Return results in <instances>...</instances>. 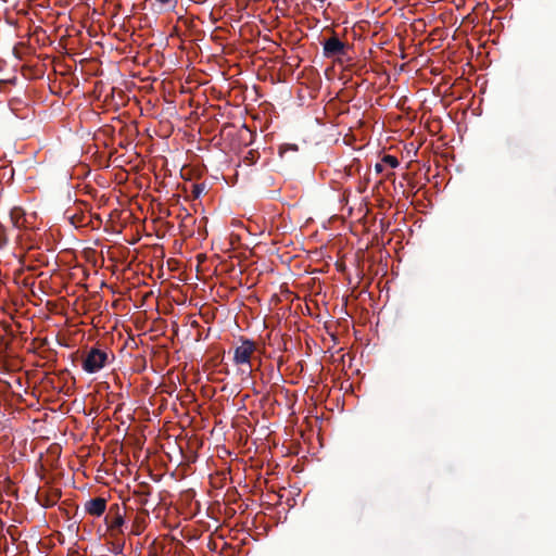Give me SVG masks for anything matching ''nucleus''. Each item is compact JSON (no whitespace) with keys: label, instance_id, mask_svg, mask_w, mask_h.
<instances>
[{"label":"nucleus","instance_id":"obj_1","mask_svg":"<svg viewBox=\"0 0 556 556\" xmlns=\"http://www.w3.org/2000/svg\"><path fill=\"white\" fill-rule=\"evenodd\" d=\"M108 361V354L99 349L92 348L83 359V369L88 374L101 370Z\"/></svg>","mask_w":556,"mask_h":556},{"label":"nucleus","instance_id":"obj_2","mask_svg":"<svg viewBox=\"0 0 556 556\" xmlns=\"http://www.w3.org/2000/svg\"><path fill=\"white\" fill-rule=\"evenodd\" d=\"M256 346L253 341L245 340L239 346L235 349L233 362L239 366H247L250 370L251 358L255 353Z\"/></svg>","mask_w":556,"mask_h":556},{"label":"nucleus","instance_id":"obj_3","mask_svg":"<svg viewBox=\"0 0 556 556\" xmlns=\"http://www.w3.org/2000/svg\"><path fill=\"white\" fill-rule=\"evenodd\" d=\"M344 45L337 37H330L324 43V53L327 56H333L343 53Z\"/></svg>","mask_w":556,"mask_h":556},{"label":"nucleus","instance_id":"obj_4","mask_svg":"<svg viewBox=\"0 0 556 556\" xmlns=\"http://www.w3.org/2000/svg\"><path fill=\"white\" fill-rule=\"evenodd\" d=\"M106 508L105 500L96 497L86 504V510L92 516H101Z\"/></svg>","mask_w":556,"mask_h":556},{"label":"nucleus","instance_id":"obj_5","mask_svg":"<svg viewBox=\"0 0 556 556\" xmlns=\"http://www.w3.org/2000/svg\"><path fill=\"white\" fill-rule=\"evenodd\" d=\"M11 220L15 227H21L23 224V211L20 207H14L10 213Z\"/></svg>","mask_w":556,"mask_h":556},{"label":"nucleus","instance_id":"obj_6","mask_svg":"<svg viewBox=\"0 0 556 556\" xmlns=\"http://www.w3.org/2000/svg\"><path fill=\"white\" fill-rule=\"evenodd\" d=\"M382 163L384 164V166H389L391 168H395L399 166V160L393 156V155H390V154H386L382 159H381Z\"/></svg>","mask_w":556,"mask_h":556},{"label":"nucleus","instance_id":"obj_7","mask_svg":"<svg viewBox=\"0 0 556 556\" xmlns=\"http://www.w3.org/2000/svg\"><path fill=\"white\" fill-rule=\"evenodd\" d=\"M124 523V518L121 515H116L110 523V529H119Z\"/></svg>","mask_w":556,"mask_h":556},{"label":"nucleus","instance_id":"obj_8","mask_svg":"<svg viewBox=\"0 0 556 556\" xmlns=\"http://www.w3.org/2000/svg\"><path fill=\"white\" fill-rule=\"evenodd\" d=\"M156 2L161 5V7H169V5H175L176 4V0H156Z\"/></svg>","mask_w":556,"mask_h":556},{"label":"nucleus","instance_id":"obj_9","mask_svg":"<svg viewBox=\"0 0 556 556\" xmlns=\"http://www.w3.org/2000/svg\"><path fill=\"white\" fill-rule=\"evenodd\" d=\"M383 169H384V164L382 163V161H380L379 163H377V164L375 165V170H376L378 174L382 173V172H383Z\"/></svg>","mask_w":556,"mask_h":556}]
</instances>
